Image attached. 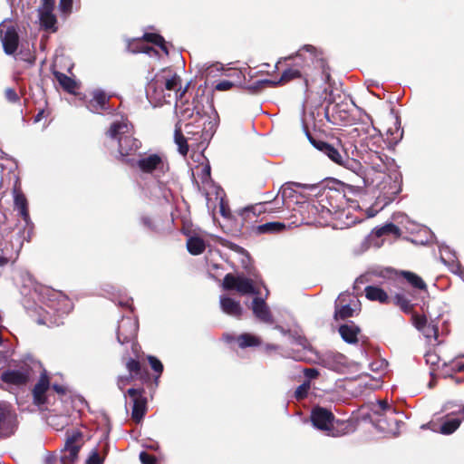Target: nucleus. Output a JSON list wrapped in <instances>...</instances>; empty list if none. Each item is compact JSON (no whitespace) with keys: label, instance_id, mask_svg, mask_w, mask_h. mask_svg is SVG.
Returning <instances> with one entry per match:
<instances>
[{"label":"nucleus","instance_id":"13d9d810","mask_svg":"<svg viewBox=\"0 0 464 464\" xmlns=\"http://www.w3.org/2000/svg\"><path fill=\"white\" fill-rule=\"evenodd\" d=\"M72 7V0H60V8L63 12H69Z\"/></svg>","mask_w":464,"mask_h":464},{"label":"nucleus","instance_id":"f03ea898","mask_svg":"<svg viewBox=\"0 0 464 464\" xmlns=\"http://www.w3.org/2000/svg\"><path fill=\"white\" fill-rule=\"evenodd\" d=\"M133 126L128 120L113 121L107 131L106 137L118 140V150L121 161L133 167L134 160L129 156L136 154L141 147V141L132 135Z\"/></svg>","mask_w":464,"mask_h":464},{"label":"nucleus","instance_id":"052dcab7","mask_svg":"<svg viewBox=\"0 0 464 464\" xmlns=\"http://www.w3.org/2000/svg\"><path fill=\"white\" fill-rule=\"evenodd\" d=\"M54 3V0H42V6L44 11H53Z\"/></svg>","mask_w":464,"mask_h":464},{"label":"nucleus","instance_id":"0eeeda50","mask_svg":"<svg viewBox=\"0 0 464 464\" xmlns=\"http://www.w3.org/2000/svg\"><path fill=\"white\" fill-rule=\"evenodd\" d=\"M376 419L377 426L385 432H394L397 429L398 420L395 418L397 411L387 402V401H378L372 408Z\"/></svg>","mask_w":464,"mask_h":464},{"label":"nucleus","instance_id":"4468645a","mask_svg":"<svg viewBox=\"0 0 464 464\" xmlns=\"http://www.w3.org/2000/svg\"><path fill=\"white\" fill-rule=\"evenodd\" d=\"M17 415L5 402H0V438L13 435L17 428Z\"/></svg>","mask_w":464,"mask_h":464},{"label":"nucleus","instance_id":"aec40b11","mask_svg":"<svg viewBox=\"0 0 464 464\" xmlns=\"http://www.w3.org/2000/svg\"><path fill=\"white\" fill-rule=\"evenodd\" d=\"M48 303L46 306L60 315L68 314L72 309V303L63 292H47Z\"/></svg>","mask_w":464,"mask_h":464},{"label":"nucleus","instance_id":"603ef678","mask_svg":"<svg viewBox=\"0 0 464 464\" xmlns=\"http://www.w3.org/2000/svg\"><path fill=\"white\" fill-rule=\"evenodd\" d=\"M140 459L142 464H155L156 462L155 457L145 451L140 452Z\"/></svg>","mask_w":464,"mask_h":464},{"label":"nucleus","instance_id":"680f3d73","mask_svg":"<svg viewBox=\"0 0 464 464\" xmlns=\"http://www.w3.org/2000/svg\"><path fill=\"white\" fill-rule=\"evenodd\" d=\"M3 254L0 255V266H3L6 264H8V262L11 260L12 256H8L7 253H5L4 252V249L1 248Z\"/></svg>","mask_w":464,"mask_h":464},{"label":"nucleus","instance_id":"4c0bfd02","mask_svg":"<svg viewBox=\"0 0 464 464\" xmlns=\"http://www.w3.org/2000/svg\"><path fill=\"white\" fill-rule=\"evenodd\" d=\"M460 425V420L457 418L447 419L440 426V432L442 434L453 433Z\"/></svg>","mask_w":464,"mask_h":464},{"label":"nucleus","instance_id":"7ed1b4c3","mask_svg":"<svg viewBox=\"0 0 464 464\" xmlns=\"http://www.w3.org/2000/svg\"><path fill=\"white\" fill-rule=\"evenodd\" d=\"M285 61H292L289 64L297 69L304 75V83L305 91L308 90L309 76L313 69H322L326 65V60L323 56L322 51L311 44H305L300 48L295 55L285 58Z\"/></svg>","mask_w":464,"mask_h":464},{"label":"nucleus","instance_id":"6e6d98bb","mask_svg":"<svg viewBox=\"0 0 464 464\" xmlns=\"http://www.w3.org/2000/svg\"><path fill=\"white\" fill-rule=\"evenodd\" d=\"M372 276V274H365L358 277L354 283L353 290H358L360 288V284L367 283L371 280V277Z\"/></svg>","mask_w":464,"mask_h":464},{"label":"nucleus","instance_id":"bb28decb","mask_svg":"<svg viewBox=\"0 0 464 464\" xmlns=\"http://www.w3.org/2000/svg\"><path fill=\"white\" fill-rule=\"evenodd\" d=\"M339 334L344 342L356 343L359 340L361 329L354 323L348 322L339 327Z\"/></svg>","mask_w":464,"mask_h":464},{"label":"nucleus","instance_id":"3c124183","mask_svg":"<svg viewBox=\"0 0 464 464\" xmlns=\"http://www.w3.org/2000/svg\"><path fill=\"white\" fill-rule=\"evenodd\" d=\"M37 323L39 324H46L48 326H51L52 324H57L56 320H53L52 319L51 312L50 311H46L45 312V315L43 316V317H40L37 320Z\"/></svg>","mask_w":464,"mask_h":464},{"label":"nucleus","instance_id":"a19ab883","mask_svg":"<svg viewBox=\"0 0 464 464\" xmlns=\"http://www.w3.org/2000/svg\"><path fill=\"white\" fill-rule=\"evenodd\" d=\"M291 185L292 183H286L285 185H283L281 187V188L279 189L278 193H277V196L276 198L281 195L282 197V202L281 204L283 205L284 204V201H285V198H287V197H291L292 196V188H291ZM293 185H295L296 187H305V186H302L301 184H298V183H293Z\"/></svg>","mask_w":464,"mask_h":464},{"label":"nucleus","instance_id":"e433bc0d","mask_svg":"<svg viewBox=\"0 0 464 464\" xmlns=\"http://www.w3.org/2000/svg\"><path fill=\"white\" fill-rule=\"evenodd\" d=\"M40 21L41 25L45 30H53V32L56 31L57 28L55 27V24L57 20L52 11H43L40 15Z\"/></svg>","mask_w":464,"mask_h":464},{"label":"nucleus","instance_id":"8fccbe9b","mask_svg":"<svg viewBox=\"0 0 464 464\" xmlns=\"http://www.w3.org/2000/svg\"><path fill=\"white\" fill-rule=\"evenodd\" d=\"M412 321L416 328H418L419 330H424V327L426 326L427 324V320L424 316L413 314Z\"/></svg>","mask_w":464,"mask_h":464},{"label":"nucleus","instance_id":"473e14b6","mask_svg":"<svg viewBox=\"0 0 464 464\" xmlns=\"http://www.w3.org/2000/svg\"><path fill=\"white\" fill-rule=\"evenodd\" d=\"M187 249L191 255H200L206 249L205 241L197 236L190 237L187 241Z\"/></svg>","mask_w":464,"mask_h":464},{"label":"nucleus","instance_id":"c756f323","mask_svg":"<svg viewBox=\"0 0 464 464\" xmlns=\"http://www.w3.org/2000/svg\"><path fill=\"white\" fill-rule=\"evenodd\" d=\"M14 207L19 210V214L22 218L28 223L30 219L29 210H28V202L23 192L14 188Z\"/></svg>","mask_w":464,"mask_h":464},{"label":"nucleus","instance_id":"7c9ffc66","mask_svg":"<svg viewBox=\"0 0 464 464\" xmlns=\"http://www.w3.org/2000/svg\"><path fill=\"white\" fill-rule=\"evenodd\" d=\"M285 224L282 222H267L262 225H258L256 227H254V233L256 235L278 234L283 232L285 229Z\"/></svg>","mask_w":464,"mask_h":464},{"label":"nucleus","instance_id":"e2e57ef3","mask_svg":"<svg viewBox=\"0 0 464 464\" xmlns=\"http://www.w3.org/2000/svg\"><path fill=\"white\" fill-rule=\"evenodd\" d=\"M304 374L309 379H314L318 375V372L315 369L310 368L304 370Z\"/></svg>","mask_w":464,"mask_h":464},{"label":"nucleus","instance_id":"09e8293b","mask_svg":"<svg viewBox=\"0 0 464 464\" xmlns=\"http://www.w3.org/2000/svg\"><path fill=\"white\" fill-rule=\"evenodd\" d=\"M149 360V362L151 366V368L156 372H158L159 374H160L163 371V365L162 363L160 362V361H159L156 357L154 356H149L148 358Z\"/></svg>","mask_w":464,"mask_h":464},{"label":"nucleus","instance_id":"2eb2a0df","mask_svg":"<svg viewBox=\"0 0 464 464\" xmlns=\"http://www.w3.org/2000/svg\"><path fill=\"white\" fill-rule=\"evenodd\" d=\"M349 116L348 102H334L332 100H328V104L324 108V117L328 122L334 125L343 123L348 121Z\"/></svg>","mask_w":464,"mask_h":464},{"label":"nucleus","instance_id":"5701e85b","mask_svg":"<svg viewBox=\"0 0 464 464\" xmlns=\"http://www.w3.org/2000/svg\"><path fill=\"white\" fill-rule=\"evenodd\" d=\"M127 393L133 401L131 417L133 420L140 422L146 412L147 401L143 397V390L131 388Z\"/></svg>","mask_w":464,"mask_h":464},{"label":"nucleus","instance_id":"2f4dec72","mask_svg":"<svg viewBox=\"0 0 464 464\" xmlns=\"http://www.w3.org/2000/svg\"><path fill=\"white\" fill-rule=\"evenodd\" d=\"M53 75L61 87L69 93H75L78 84L76 81L63 72H54Z\"/></svg>","mask_w":464,"mask_h":464},{"label":"nucleus","instance_id":"a878e982","mask_svg":"<svg viewBox=\"0 0 464 464\" xmlns=\"http://www.w3.org/2000/svg\"><path fill=\"white\" fill-rule=\"evenodd\" d=\"M251 308L255 316L265 324H272L275 320L271 314L266 301L259 297H254L251 302Z\"/></svg>","mask_w":464,"mask_h":464},{"label":"nucleus","instance_id":"5fc2aeb1","mask_svg":"<svg viewBox=\"0 0 464 464\" xmlns=\"http://www.w3.org/2000/svg\"><path fill=\"white\" fill-rule=\"evenodd\" d=\"M372 276V274H365L358 277L354 283L353 290H358L360 288V284L367 283L371 280V277Z\"/></svg>","mask_w":464,"mask_h":464},{"label":"nucleus","instance_id":"37998d69","mask_svg":"<svg viewBox=\"0 0 464 464\" xmlns=\"http://www.w3.org/2000/svg\"><path fill=\"white\" fill-rule=\"evenodd\" d=\"M146 93L148 97H150L156 101H160L165 98L164 92L160 94V88L150 87V82L148 83L146 87Z\"/></svg>","mask_w":464,"mask_h":464},{"label":"nucleus","instance_id":"338daca9","mask_svg":"<svg viewBox=\"0 0 464 464\" xmlns=\"http://www.w3.org/2000/svg\"><path fill=\"white\" fill-rule=\"evenodd\" d=\"M53 389L57 392V393H61V394H63L65 392V389L61 386V385H57V384H53Z\"/></svg>","mask_w":464,"mask_h":464},{"label":"nucleus","instance_id":"ea45409f","mask_svg":"<svg viewBox=\"0 0 464 464\" xmlns=\"http://www.w3.org/2000/svg\"><path fill=\"white\" fill-rule=\"evenodd\" d=\"M23 286L28 290H38L42 287V285L37 283L30 274H25L23 276Z\"/></svg>","mask_w":464,"mask_h":464},{"label":"nucleus","instance_id":"ddd939ff","mask_svg":"<svg viewBox=\"0 0 464 464\" xmlns=\"http://www.w3.org/2000/svg\"><path fill=\"white\" fill-rule=\"evenodd\" d=\"M222 286L224 290H260L261 287L267 290L263 282L258 284L253 279L232 273L225 276Z\"/></svg>","mask_w":464,"mask_h":464},{"label":"nucleus","instance_id":"423d86ee","mask_svg":"<svg viewBox=\"0 0 464 464\" xmlns=\"http://www.w3.org/2000/svg\"><path fill=\"white\" fill-rule=\"evenodd\" d=\"M134 166L145 174H151L155 178H160L169 171V163L167 157L153 153L134 160Z\"/></svg>","mask_w":464,"mask_h":464},{"label":"nucleus","instance_id":"c9c22d12","mask_svg":"<svg viewBox=\"0 0 464 464\" xmlns=\"http://www.w3.org/2000/svg\"><path fill=\"white\" fill-rule=\"evenodd\" d=\"M142 39L148 43H151L159 46L167 55L169 54V49L166 44V41L163 36L155 33H145Z\"/></svg>","mask_w":464,"mask_h":464},{"label":"nucleus","instance_id":"c03bdc74","mask_svg":"<svg viewBox=\"0 0 464 464\" xmlns=\"http://www.w3.org/2000/svg\"><path fill=\"white\" fill-rule=\"evenodd\" d=\"M19 59L29 63L34 64L35 62V55L34 53H32L29 49L24 50L21 49L18 53Z\"/></svg>","mask_w":464,"mask_h":464},{"label":"nucleus","instance_id":"58836bf2","mask_svg":"<svg viewBox=\"0 0 464 464\" xmlns=\"http://www.w3.org/2000/svg\"><path fill=\"white\" fill-rule=\"evenodd\" d=\"M239 346L242 348H246L248 346H257L260 344V340L258 337L252 335L250 334H244L238 337Z\"/></svg>","mask_w":464,"mask_h":464},{"label":"nucleus","instance_id":"dca6fc26","mask_svg":"<svg viewBox=\"0 0 464 464\" xmlns=\"http://www.w3.org/2000/svg\"><path fill=\"white\" fill-rule=\"evenodd\" d=\"M181 79L177 73L164 70L161 74L156 75L150 81V87L160 88V94L164 91H180Z\"/></svg>","mask_w":464,"mask_h":464},{"label":"nucleus","instance_id":"b1692460","mask_svg":"<svg viewBox=\"0 0 464 464\" xmlns=\"http://www.w3.org/2000/svg\"><path fill=\"white\" fill-rule=\"evenodd\" d=\"M50 388V381L46 372H44L38 382L33 389L34 403L42 409V407L47 402L46 392Z\"/></svg>","mask_w":464,"mask_h":464},{"label":"nucleus","instance_id":"cd10ccee","mask_svg":"<svg viewBox=\"0 0 464 464\" xmlns=\"http://www.w3.org/2000/svg\"><path fill=\"white\" fill-rule=\"evenodd\" d=\"M109 102V97L102 91H95L93 96L87 102V109L93 112L99 113L100 111L106 109V104Z\"/></svg>","mask_w":464,"mask_h":464},{"label":"nucleus","instance_id":"6ab92c4d","mask_svg":"<svg viewBox=\"0 0 464 464\" xmlns=\"http://www.w3.org/2000/svg\"><path fill=\"white\" fill-rule=\"evenodd\" d=\"M311 420L316 429L327 431L330 434L334 416L330 411L317 407L312 411Z\"/></svg>","mask_w":464,"mask_h":464},{"label":"nucleus","instance_id":"393cba45","mask_svg":"<svg viewBox=\"0 0 464 464\" xmlns=\"http://www.w3.org/2000/svg\"><path fill=\"white\" fill-rule=\"evenodd\" d=\"M371 130L376 132V129L370 125H360L355 127L352 130V133H356V136L359 138L358 142L362 146H366L371 151L374 152L375 157L379 159V160L382 162V165H385L382 156H380L376 150L370 147V142L375 136L374 134H370Z\"/></svg>","mask_w":464,"mask_h":464},{"label":"nucleus","instance_id":"412c9836","mask_svg":"<svg viewBox=\"0 0 464 464\" xmlns=\"http://www.w3.org/2000/svg\"><path fill=\"white\" fill-rule=\"evenodd\" d=\"M138 333V322L132 317H122L117 330L119 343H125L133 340Z\"/></svg>","mask_w":464,"mask_h":464},{"label":"nucleus","instance_id":"4be33fe9","mask_svg":"<svg viewBox=\"0 0 464 464\" xmlns=\"http://www.w3.org/2000/svg\"><path fill=\"white\" fill-rule=\"evenodd\" d=\"M30 377L31 370L28 367H24L15 370H7L1 374L0 379L6 384L22 386L29 382Z\"/></svg>","mask_w":464,"mask_h":464},{"label":"nucleus","instance_id":"864d4df0","mask_svg":"<svg viewBox=\"0 0 464 464\" xmlns=\"http://www.w3.org/2000/svg\"><path fill=\"white\" fill-rule=\"evenodd\" d=\"M117 304L119 306L130 308L132 304V299L127 296L126 295H120Z\"/></svg>","mask_w":464,"mask_h":464},{"label":"nucleus","instance_id":"4d7b16f0","mask_svg":"<svg viewBox=\"0 0 464 464\" xmlns=\"http://www.w3.org/2000/svg\"><path fill=\"white\" fill-rule=\"evenodd\" d=\"M451 368L456 372H464V357L453 362Z\"/></svg>","mask_w":464,"mask_h":464},{"label":"nucleus","instance_id":"f3484780","mask_svg":"<svg viewBox=\"0 0 464 464\" xmlns=\"http://www.w3.org/2000/svg\"><path fill=\"white\" fill-rule=\"evenodd\" d=\"M321 361L324 367L339 373H346L353 366V362L339 353H326L323 355Z\"/></svg>","mask_w":464,"mask_h":464},{"label":"nucleus","instance_id":"39448f33","mask_svg":"<svg viewBox=\"0 0 464 464\" xmlns=\"http://www.w3.org/2000/svg\"><path fill=\"white\" fill-rule=\"evenodd\" d=\"M365 296L368 300L380 304L393 303L405 313H411L417 304L413 292H398L394 296L388 295L387 292H365Z\"/></svg>","mask_w":464,"mask_h":464},{"label":"nucleus","instance_id":"9d476101","mask_svg":"<svg viewBox=\"0 0 464 464\" xmlns=\"http://www.w3.org/2000/svg\"><path fill=\"white\" fill-rule=\"evenodd\" d=\"M83 444L82 433L80 430H72L67 432L64 448L61 452L62 464H77L79 450Z\"/></svg>","mask_w":464,"mask_h":464},{"label":"nucleus","instance_id":"774afa93","mask_svg":"<svg viewBox=\"0 0 464 464\" xmlns=\"http://www.w3.org/2000/svg\"><path fill=\"white\" fill-rule=\"evenodd\" d=\"M44 114V110H41L34 117V121L35 122H38L42 120L43 116Z\"/></svg>","mask_w":464,"mask_h":464},{"label":"nucleus","instance_id":"20e7f679","mask_svg":"<svg viewBox=\"0 0 464 464\" xmlns=\"http://www.w3.org/2000/svg\"><path fill=\"white\" fill-rule=\"evenodd\" d=\"M305 135L309 142L320 152L326 155L333 162L346 167L352 161L344 151L339 140L336 143H330L313 135L307 128H305Z\"/></svg>","mask_w":464,"mask_h":464},{"label":"nucleus","instance_id":"1a4fd4ad","mask_svg":"<svg viewBox=\"0 0 464 464\" xmlns=\"http://www.w3.org/2000/svg\"><path fill=\"white\" fill-rule=\"evenodd\" d=\"M359 296L354 292H341L335 300L334 317L344 320L360 311Z\"/></svg>","mask_w":464,"mask_h":464},{"label":"nucleus","instance_id":"f8f14e48","mask_svg":"<svg viewBox=\"0 0 464 464\" xmlns=\"http://www.w3.org/2000/svg\"><path fill=\"white\" fill-rule=\"evenodd\" d=\"M301 79L304 81V75L295 68H293L289 65L286 69H285L280 76V78L276 81L274 80H260L257 81L253 85L247 86V90H249L252 93L258 92L265 86L269 87H277L285 85L294 80Z\"/></svg>","mask_w":464,"mask_h":464},{"label":"nucleus","instance_id":"f704fd0d","mask_svg":"<svg viewBox=\"0 0 464 464\" xmlns=\"http://www.w3.org/2000/svg\"><path fill=\"white\" fill-rule=\"evenodd\" d=\"M175 143L178 145V150L182 156H187L188 152V144L187 139L182 133L181 128L178 125L175 127L174 132Z\"/></svg>","mask_w":464,"mask_h":464},{"label":"nucleus","instance_id":"0e129e2a","mask_svg":"<svg viewBox=\"0 0 464 464\" xmlns=\"http://www.w3.org/2000/svg\"><path fill=\"white\" fill-rule=\"evenodd\" d=\"M130 378L129 377H120L118 381V385L120 389H123V386L129 382Z\"/></svg>","mask_w":464,"mask_h":464},{"label":"nucleus","instance_id":"a211bd4d","mask_svg":"<svg viewBox=\"0 0 464 464\" xmlns=\"http://www.w3.org/2000/svg\"><path fill=\"white\" fill-rule=\"evenodd\" d=\"M0 37L4 51L6 54H14L19 45V35L14 26L0 25Z\"/></svg>","mask_w":464,"mask_h":464},{"label":"nucleus","instance_id":"de8ad7c7","mask_svg":"<svg viewBox=\"0 0 464 464\" xmlns=\"http://www.w3.org/2000/svg\"><path fill=\"white\" fill-rule=\"evenodd\" d=\"M5 96L8 102H13V103L18 102L20 100L16 91L14 88L5 89Z\"/></svg>","mask_w":464,"mask_h":464},{"label":"nucleus","instance_id":"49530a36","mask_svg":"<svg viewBox=\"0 0 464 464\" xmlns=\"http://www.w3.org/2000/svg\"><path fill=\"white\" fill-rule=\"evenodd\" d=\"M127 369L129 372L133 374L134 376H140V364L138 361L130 359L127 362Z\"/></svg>","mask_w":464,"mask_h":464},{"label":"nucleus","instance_id":"bf43d9fd","mask_svg":"<svg viewBox=\"0 0 464 464\" xmlns=\"http://www.w3.org/2000/svg\"><path fill=\"white\" fill-rule=\"evenodd\" d=\"M86 464H102V459L97 452H92Z\"/></svg>","mask_w":464,"mask_h":464},{"label":"nucleus","instance_id":"f257e3e1","mask_svg":"<svg viewBox=\"0 0 464 464\" xmlns=\"http://www.w3.org/2000/svg\"><path fill=\"white\" fill-rule=\"evenodd\" d=\"M312 189H318L315 196L317 202L323 210L331 215L342 214L344 210L347 201L348 193L362 194L363 188L362 187H354L345 184L337 179H331L317 186H313Z\"/></svg>","mask_w":464,"mask_h":464},{"label":"nucleus","instance_id":"72a5a7b5","mask_svg":"<svg viewBox=\"0 0 464 464\" xmlns=\"http://www.w3.org/2000/svg\"><path fill=\"white\" fill-rule=\"evenodd\" d=\"M372 233L376 237H381L386 235H393L395 237H400L401 235L400 227L393 223H388L382 227H375Z\"/></svg>","mask_w":464,"mask_h":464},{"label":"nucleus","instance_id":"a18cd8bd","mask_svg":"<svg viewBox=\"0 0 464 464\" xmlns=\"http://www.w3.org/2000/svg\"><path fill=\"white\" fill-rule=\"evenodd\" d=\"M237 82H238L222 80L215 85V90L219 92L228 91L232 89L234 86H236Z\"/></svg>","mask_w":464,"mask_h":464},{"label":"nucleus","instance_id":"c85d7f7f","mask_svg":"<svg viewBox=\"0 0 464 464\" xmlns=\"http://www.w3.org/2000/svg\"><path fill=\"white\" fill-rule=\"evenodd\" d=\"M220 304L224 313L239 318L242 314V307L238 301L234 298L222 295L220 297Z\"/></svg>","mask_w":464,"mask_h":464},{"label":"nucleus","instance_id":"9b49d317","mask_svg":"<svg viewBox=\"0 0 464 464\" xmlns=\"http://www.w3.org/2000/svg\"><path fill=\"white\" fill-rule=\"evenodd\" d=\"M269 201L259 202L255 205L248 206L242 209L239 213V217L241 219V227L246 229V231H251L254 233V227H256V225L258 220V217L261 213L265 212H273L274 208H266V205Z\"/></svg>","mask_w":464,"mask_h":464},{"label":"nucleus","instance_id":"69168bd1","mask_svg":"<svg viewBox=\"0 0 464 464\" xmlns=\"http://www.w3.org/2000/svg\"><path fill=\"white\" fill-rule=\"evenodd\" d=\"M227 75H228V76H230V77H234V76H236V77H237V79H238V80H239V79L241 78V76H242V72H241V71H238V70H233V71H231V72H230V73H228Z\"/></svg>","mask_w":464,"mask_h":464},{"label":"nucleus","instance_id":"79ce46f5","mask_svg":"<svg viewBox=\"0 0 464 464\" xmlns=\"http://www.w3.org/2000/svg\"><path fill=\"white\" fill-rule=\"evenodd\" d=\"M309 390H310V382L306 381L303 384H301L300 386H298L296 388V390L295 392V397L298 401L303 400L307 396Z\"/></svg>","mask_w":464,"mask_h":464},{"label":"nucleus","instance_id":"6e6552de","mask_svg":"<svg viewBox=\"0 0 464 464\" xmlns=\"http://www.w3.org/2000/svg\"><path fill=\"white\" fill-rule=\"evenodd\" d=\"M382 276L392 280L395 285L409 286L415 290H426L427 285L424 280L416 273L407 270H397L386 268Z\"/></svg>","mask_w":464,"mask_h":464}]
</instances>
